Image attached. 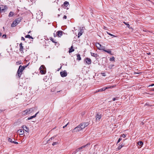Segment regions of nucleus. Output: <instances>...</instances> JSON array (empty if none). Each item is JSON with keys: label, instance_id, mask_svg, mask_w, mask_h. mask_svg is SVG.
Instances as JSON below:
<instances>
[{"label": "nucleus", "instance_id": "1", "mask_svg": "<svg viewBox=\"0 0 154 154\" xmlns=\"http://www.w3.org/2000/svg\"><path fill=\"white\" fill-rule=\"evenodd\" d=\"M26 67V66H22L21 65L20 66L17 71L16 76H18V78H20L22 74L23 70Z\"/></svg>", "mask_w": 154, "mask_h": 154}, {"label": "nucleus", "instance_id": "2", "mask_svg": "<svg viewBox=\"0 0 154 154\" xmlns=\"http://www.w3.org/2000/svg\"><path fill=\"white\" fill-rule=\"evenodd\" d=\"M32 108L27 109L23 112V115L28 114H30L33 111Z\"/></svg>", "mask_w": 154, "mask_h": 154}, {"label": "nucleus", "instance_id": "3", "mask_svg": "<svg viewBox=\"0 0 154 154\" xmlns=\"http://www.w3.org/2000/svg\"><path fill=\"white\" fill-rule=\"evenodd\" d=\"M46 69L45 67L43 65H42L40 67L39 70L40 73L42 74H44L46 72Z\"/></svg>", "mask_w": 154, "mask_h": 154}, {"label": "nucleus", "instance_id": "4", "mask_svg": "<svg viewBox=\"0 0 154 154\" xmlns=\"http://www.w3.org/2000/svg\"><path fill=\"white\" fill-rule=\"evenodd\" d=\"M7 7L2 5H0V11L1 13L5 12L7 10Z\"/></svg>", "mask_w": 154, "mask_h": 154}, {"label": "nucleus", "instance_id": "5", "mask_svg": "<svg viewBox=\"0 0 154 154\" xmlns=\"http://www.w3.org/2000/svg\"><path fill=\"white\" fill-rule=\"evenodd\" d=\"M81 130H82V129L81 128V126L79 125L76 127L72 131V132H75L79 131Z\"/></svg>", "mask_w": 154, "mask_h": 154}, {"label": "nucleus", "instance_id": "6", "mask_svg": "<svg viewBox=\"0 0 154 154\" xmlns=\"http://www.w3.org/2000/svg\"><path fill=\"white\" fill-rule=\"evenodd\" d=\"M20 22V21L18 20V19L14 21L11 24L12 27H14L16 26Z\"/></svg>", "mask_w": 154, "mask_h": 154}, {"label": "nucleus", "instance_id": "7", "mask_svg": "<svg viewBox=\"0 0 154 154\" xmlns=\"http://www.w3.org/2000/svg\"><path fill=\"white\" fill-rule=\"evenodd\" d=\"M102 117V115L100 113H97L96 116V121L99 122L100 121Z\"/></svg>", "mask_w": 154, "mask_h": 154}, {"label": "nucleus", "instance_id": "8", "mask_svg": "<svg viewBox=\"0 0 154 154\" xmlns=\"http://www.w3.org/2000/svg\"><path fill=\"white\" fill-rule=\"evenodd\" d=\"M89 124L88 122L83 123L81 124L80 125L81 126V128H82V130L85 127H87L88 125Z\"/></svg>", "mask_w": 154, "mask_h": 154}, {"label": "nucleus", "instance_id": "9", "mask_svg": "<svg viewBox=\"0 0 154 154\" xmlns=\"http://www.w3.org/2000/svg\"><path fill=\"white\" fill-rule=\"evenodd\" d=\"M85 29V28L83 27H82V28L81 29L79 32L78 34V38H79V37L82 35L84 32V30Z\"/></svg>", "mask_w": 154, "mask_h": 154}, {"label": "nucleus", "instance_id": "10", "mask_svg": "<svg viewBox=\"0 0 154 154\" xmlns=\"http://www.w3.org/2000/svg\"><path fill=\"white\" fill-rule=\"evenodd\" d=\"M60 74L61 76L63 77L67 76V73L65 71H64L60 72Z\"/></svg>", "mask_w": 154, "mask_h": 154}, {"label": "nucleus", "instance_id": "11", "mask_svg": "<svg viewBox=\"0 0 154 154\" xmlns=\"http://www.w3.org/2000/svg\"><path fill=\"white\" fill-rule=\"evenodd\" d=\"M19 50L22 53H23L24 48L23 46H22V43H20V44Z\"/></svg>", "mask_w": 154, "mask_h": 154}, {"label": "nucleus", "instance_id": "12", "mask_svg": "<svg viewBox=\"0 0 154 154\" xmlns=\"http://www.w3.org/2000/svg\"><path fill=\"white\" fill-rule=\"evenodd\" d=\"M85 61L86 62V63L88 65L91 64V60L88 58H86L85 59Z\"/></svg>", "mask_w": 154, "mask_h": 154}, {"label": "nucleus", "instance_id": "13", "mask_svg": "<svg viewBox=\"0 0 154 154\" xmlns=\"http://www.w3.org/2000/svg\"><path fill=\"white\" fill-rule=\"evenodd\" d=\"M63 32L61 31H59L56 32V34L59 37H60L62 35Z\"/></svg>", "mask_w": 154, "mask_h": 154}, {"label": "nucleus", "instance_id": "14", "mask_svg": "<svg viewBox=\"0 0 154 154\" xmlns=\"http://www.w3.org/2000/svg\"><path fill=\"white\" fill-rule=\"evenodd\" d=\"M90 144H88V143H87V144H86V145H84V146H81V147L79 148H78V149H76L77 150V151H78V152L79 151V150H80L82 149L83 148L85 147V146H88V145H89Z\"/></svg>", "mask_w": 154, "mask_h": 154}, {"label": "nucleus", "instance_id": "15", "mask_svg": "<svg viewBox=\"0 0 154 154\" xmlns=\"http://www.w3.org/2000/svg\"><path fill=\"white\" fill-rule=\"evenodd\" d=\"M17 132L20 135H23L24 133V131L23 130L21 129L19 130Z\"/></svg>", "mask_w": 154, "mask_h": 154}, {"label": "nucleus", "instance_id": "16", "mask_svg": "<svg viewBox=\"0 0 154 154\" xmlns=\"http://www.w3.org/2000/svg\"><path fill=\"white\" fill-rule=\"evenodd\" d=\"M38 113V112H37L33 116H32L30 117H28L27 119L28 120H30L32 119L33 118H35L36 117V115Z\"/></svg>", "mask_w": 154, "mask_h": 154}, {"label": "nucleus", "instance_id": "17", "mask_svg": "<svg viewBox=\"0 0 154 154\" xmlns=\"http://www.w3.org/2000/svg\"><path fill=\"white\" fill-rule=\"evenodd\" d=\"M23 130H25L27 132H29V128L26 127V126L23 125L22 126Z\"/></svg>", "mask_w": 154, "mask_h": 154}, {"label": "nucleus", "instance_id": "18", "mask_svg": "<svg viewBox=\"0 0 154 154\" xmlns=\"http://www.w3.org/2000/svg\"><path fill=\"white\" fill-rule=\"evenodd\" d=\"M109 88L108 87H106V88H101V89L98 90L97 91H96V92H101L102 91H104L106 89H108Z\"/></svg>", "mask_w": 154, "mask_h": 154}, {"label": "nucleus", "instance_id": "19", "mask_svg": "<svg viewBox=\"0 0 154 154\" xmlns=\"http://www.w3.org/2000/svg\"><path fill=\"white\" fill-rule=\"evenodd\" d=\"M74 51V49L73 48V46H71L70 48V49L69 51V53H71L73 51Z\"/></svg>", "mask_w": 154, "mask_h": 154}, {"label": "nucleus", "instance_id": "20", "mask_svg": "<svg viewBox=\"0 0 154 154\" xmlns=\"http://www.w3.org/2000/svg\"><path fill=\"white\" fill-rule=\"evenodd\" d=\"M124 146V145L122 144L121 145L118 146V147L116 149V150H120Z\"/></svg>", "mask_w": 154, "mask_h": 154}, {"label": "nucleus", "instance_id": "21", "mask_svg": "<svg viewBox=\"0 0 154 154\" xmlns=\"http://www.w3.org/2000/svg\"><path fill=\"white\" fill-rule=\"evenodd\" d=\"M14 14V13L12 11H11L9 14L8 16L9 17H12L13 16Z\"/></svg>", "mask_w": 154, "mask_h": 154}, {"label": "nucleus", "instance_id": "22", "mask_svg": "<svg viewBox=\"0 0 154 154\" xmlns=\"http://www.w3.org/2000/svg\"><path fill=\"white\" fill-rule=\"evenodd\" d=\"M26 38H31V39H33L32 37L31 36L29 35H27L25 36Z\"/></svg>", "mask_w": 154, "mask_h": 154}, {"label": "nucleus", "instance_id": "23", "mask_svg": "<svg viewBox=\"0 0 154 154\" xmlns=\"http://www.w3.org/2000/svg\"><path fill=\"white\" fill-rule=\"evenodd\" d=\"M138 145L140 146H142L143 144V143L142 141H140L137 143Z\"/></svg>", "mask_w": 154, "mask_h": 154}, {"label": "nucleus", "instance_id": "24", "mask_svg": "<svg viewBox=\"0 0 154 154\" xmlns=\"http://www.w3.org/2000/svg\"><path fill=\"white\" fill-rule=\"evenodd\" d=\"M96 45L97 46V47L98 48V49L99 48H100V47L101 46V45L98 43H96Z\"/></svg>", "mask_w": 154, "mask_h": 154}, {"label": "nucleus", "instance_id": "25", "mask_svg": "<svg viewBox=\"0 0 154 154\" xmlns=\"http://www.w3.org/2000/svg\"><path fill=\"white\" fill-rule=\"evenodd\" d=\"M77 56L78 60H81V58L80 57V55L79 54H78L77 55Z\"/></svg>", "mask_w": 154, "mask_h": 154}, {"label": "nucleus", "instance_id": "26", "mask_svg": "<svg viewBox=\"0 0 154 154\" xmlns=\"http://www.w3.org/2000/svg\"><path fill=\"white\" fill-rule=\"evenodd\" d=\"M91 55L92 56L94 57H97V54L94 53H91Z\"/></svg>", "mask_w": 154, "mask_h": 154}, {"label": "nucleus", "instance_id": "27", "mask_svg": "<svg viewBox=\"0 0 154 154\" xmlns=\"http://www.w3.org/2000/svg\"><path fill=\"white\" fill-rule=\"evenodd\" d=\"M69 4V2H65L64 3V5L66 7Z\"/></svg>", "mask_w": 154, "mask_h": 154}, {"label": "nucleus", "instance_id": "28", "mask_svg": "<svg viewBox=\"0 0 154 154\" xmlns=\"http://www.w3.org/2000/svg\"><path fill=\"white\" fill-rule=\"evenodd\" d=\"M104 51H105V52H107V53H108L109 54H111V51H110L109 50H104Z\"/></svg>", "mask_w": 154, "mask_h": 154}, {"label": "nucleus", "instance_id": "29", "mask_svg": "<svg viewBox=\"0 0 154 154\" xmlns=\"http://www.w3.org/2000/svg\"><path fill=\"white\" fill-rule=\"evenodd\" d=\"M110 61H114L115 60V58L114 57H110L109 59Z\"/></svg>", "mask_w": 154, "mask_h": 154}, {"label": "nucleus", "instance_id": "30", "mask_svg": "<svg viewBox=\"0 0 154 154\" xmlns=\"http://www.w3.org/2000/svg\"><path fill=\"white\" fill-rule=\"evenodd\" d=\"M125 24H126V25H127V27H128V28H129V29H131V27H130V26L129 25V24H128V23H126L125 22H123Z\"/></svg>", "mask_w": 154, "mask_h": 154}, {"label": "nucleus", "instance_id": "31", "mask_svg": "<svg viewBox=\"0 0 154 154\" xmlns=\"http://www.w3.org/2000/svg\"><path fill=\"white\" fill-rule=\"evenodd\" d=\"M107 33L109 35H110L112 36L113 37H116V36L113 35V34H112L109 32H107Z\"/></svg>", "mask_w": 154, "mask_h": 154}, {"label": "nucleus", "instance_id": "32", "mask_svg": "<svg viewBox=\"0 0 154 154\" xmlns=\"http://www.w3.org/2000/svg\"><path fill=\"white\" fill-rule=\"evenodd\" d=\"M103 48V47L101 45V46L98 49L100 50H103L104 51L105 49Z\"/></svg>", "mask_w": 154, "mask_h": 154}, {"label": "nucleus", "instance_id": "33", "mask_svg": "<svg viewBox=\"0 0 154 154\" xmlns=\"http://www.w3.org/2000/svg\"><path fill=\"white\" fill-rule=\"evenodd\" d=\"M126 137L125 134H123L121 135L120 137H122L123 138H125Z\"/></svg>", "mask_w": 154, "mask_h": 154}, {"label": "nucleus", "instance_id": "34", "mask_svg": "<svg viewBox=\"0 0 154 154\" xmlns=\"http://www.w3.org/2000/svg\"><path fill=\"white\" fill-rule=\"evenodd\" d=\"M50 39L53 43H56V42H55V41L54 40V39L53 38H51Z\"/></svg>", "mask_w": 154, "mask_h": 154}, {"label": "nucleus", "instance_id": "35", "mask_svg": "<svg viewBox=\"0 0 154 154\" xmlns=\"http://www.w3.org/2000/svg\"><path fill=\"white\" fill-rule=\"evenodd\" d=\"M77 152H78V151H77V149H76L73 152L72 154H75Z\"/></svg>", "mask_w": 154, "mask_h": 154}, {"label": "nucleus", "instance_id": "36", "mask_svg": "<svg viewBox=\"0 0 154 154\" xmlns=\"http://www.w3.org/2000/svg\"><path fill=\"white\" fill-rule=\"evenodd\" d=\"M55 137H56V136H54L52 137L51 138H50V140H53Z\"/></svg>", "mask_w": 154, "mask_h": 154}, {"label": "nucleus", "instance_id": "37", "mask_svg": "<svg viewBox=\"0 0 154 154\" xmlns=\"http://www.w3.org/2000/svg\"><path fill=\"white\" fill-rule=\"evenodd\" d=\"M57 143H58L57 142H54L53 143L52 145L53 146H54V145H57Z\"/></svg>", "mask_w": 154, "mask_h": 154}, {"label": "nucleus", "instance_id": "38", "mask_svg": "<svg viewBox=\"0 0 154 154\" xmlns=\"http://www.w3.org/2000/svg\"><path fill=\"white\" fill-rule=\"evenodd\" d=\"M8 141L9 142H11V143H12V140L11 138H8Z\"/></svg>", "mask_w": 154, "mask_h": 154}, {"label": "nucleus", "instance_id": "39", "mask_svg": "<svg viewBox=\"0 0 154 154\" xmlns=\"http://www.w3.org/2000/svg\"><path fill=\"white\" fill-rule=\"evenodd\" d=\"M12 143H14L15 144H18V143L17 142H16V141H12Z\"/></svg>", "mask_w": 154, "mask_h": 154}, {"label": "nucleus", "instance_id": "40", "mask_svg": "<svg viewBox=\"0 0 154 154\" xmlns=\"http://www.w3.org/2000/svg\"><path fill=\"white\" fill-rule=\"evenodd\" d=\"M122 140V138H120L118 140V141H117V143H119L120 141L121 140Z\"/></svg>", "mask_w": 154, "mask_h": 154}, {"label": "nucleus", "instance_id": "41", "mask_svg": "<svg viewBox=\"0 0 154 154\" xmlns=\"http://www.w3.org/2000/svg\"><path fill=\"white\" fill-rule=\"evenodd\" d=\"M66 18H67L66 16V15H64L63 17V19H66Z\"/></svg>", "mask_w": 154, "mask_h": 154}, {"label": "nucleus", "instance_id": "42", "mask_svg": "<svg viewBox=\"0 0 154 154\" xmlns=\"http://www.w3.org/2000/svg\"><path fill=\"white\" fill-rule=\"evenodd\" d=\"M69 124V122H68L66 125L65 126H63V128H65V127H66L67 125L68 124Z\"/></svg>", "mask_w": 154, "mask_h": 154}, {"label": "nucleus", "instance_id": "43", "mask_svg": "<svg viewBox=\"0 0 154 154\" xmlns=\"http://www.w3.org/2000/svg\"><path fill=\"white\" fill-rule=\"evenodd\" d=\"M115 87V86H111L109 87H108V88H113L114 87Z\"/></svg>", "mask_w": 154, "mask_h": 154}, {"label": "nucleus", "instance_id": "44", "mask_svg": "<svg viewBox=\"0 0 154 154\" xmlns=\"http://www.w3.org/2000/svg\"><path fill=\"white\" fill-rule=\"evenodd\" d=\"M21 40H23V41H25V38L23 37H21Z\"/></svg>", "mask_w": 154, "mask_h": 154}, {"label": "nucleus", "instance_id": "45", "mask_svg": "<svg viewBox=\"0 0 154 154\" xmlns=\"http://www.w3.org/2000/svg\"><path fill=\"white\" fill-rule=\"evenodd\" d=\"M154 85V84H152V85H149L148 87H150V86H153Z\"/></svg>", "mask_w": 154, "mask_h": 154}, {"label": "nucleus", "instance_id": "46", "mask_svg": "<svg viewBox=\"0 0 154 154\" xmlns=\"http://www.w3.org/2000/svg\"><path fill=\"white\" fill-rule=\"evenodd\" d=\"M6 35H2V37H4V38H5V37H6Z\"/></svg>", "mask_w": 154, "mask_h": 154}, {"label": "nucleus", "instance_id": "47", "mask_svg": "<svg viewBox=\"0 0 154 154\" xmlns=\"http://www.w3.org/2000/svg\"><path fill=\"white\" fill-rule=\"evenodd\" d=\"M116 98H114L112 99V100L113 101H115L116 100Z\"/></svg>", "mask_w": 154, "mask_h": 154}, {"label": "nucleus", "instance_id": "48", "mask_svg": "<svg viewBox=\"0 0 154 154\" xmlns=\"http://www.w3.org/2000/svg\"><path fill=\"white\" fill-rule=\"evenodd\" d=\"M147 54H148V55H150V52H149L148 53H147Z\"/></svg>", "mask_w": 154, "mask_h": 154}, {"label": "nucleus", "instance_id": "49", "mask_svg": "<svg viewBox=\"0 0 154 154\" xmlns=\"http://www.w3.org/2000/svg\"><path fill=\"white\" fill-rule=\"evenodd\" d=\"M151 91H154V89H152L151 90Z\"/></svg>", "mask_w": 154, "mask_h": 154}, {"label": "nucleus", "instance_id": "50", "mask_svg": "<svg viewBox=\"0 0 154 154\" xmlns=\"http://www.w3.org/2000/svg\"><path fill=\"white\" fill-rule=\"evenodd\" d=\"M50 140H50V139H49L48 140L47 143H48V141H50Z\"/></svg>", "mask_w": 154, "mask_h": 154}, {"label": "nucleus", "instance_id": "51", "mask_svg": "<svg viewBox=\"0 0 154 154\" xmlns=\"http://www.w3.org/2000/svg\"><path fill=\"white\" fill-rule=\"evenodd\" d=\"M1 35H2V34L1 33V32H0V37L1 36Z\"/></svg>", "mask_w": 154, "mask_h": 154}, {"label": "nucleus", "instance_id": "52", "mask_svg": "<svg viewBox=\"0 0 154 154\" xmlns=\"http://www.w3.org/2000/svg\"><path fill=\"white\" fill-rule=\"evenodd\" d=\"M31 32L30 31H29L28 32V34H29Z\"/></svg>", "mask_w": 154, "mask_h": 154}, {"label": "nucleus", "instance_id": "53", "mask_svg": "<svg viewBox=\"0 0 154 154\" xmlns=\"http://www.w3.org/2000/svg\"><path fill=\"white\" fill-rule=\"evenodd\" d=\"M2 112V111L0 109V112Z\"/></svg>", "mask_w": 154, "mask_h": 154}, {"label": "nucleus", "instance_id": "54", "mask_svg": "<svg viewBox=\"0 0 154 154\" xmlns=\"http://www.w3.org/2000/svg\"><path fill=\"white\" fill-rule=\"evenodd\" d=\"M58 17H59V16H60V14H58Z\"/></svg>", "mask_w": 154, "mask_h": 154}, {"label": "nucleus", "instance_id": "55", "mask_svg": "<svg viewBox=\"0 0 154 154\" xmlns=\"http://www.w3.org/2000/svg\"><path fill=\"white\" fill-rule=\"evenodd\" d=\"M54 37H55V34H54Z\"/></svg>", "mask_w": 154, "mask_h": 154}, {"label": "nucleus", "instance_id": "56", "mask_svg": "<svg viewBox=\"0 0 154 154\" xmlns=\"http://www.w3.org/2000/svg\"><path fill=\"white\" fill-rule=\"evenodd\" d=\"M60 91H57V92H59Z\"/></svg>", "mask_w": 154, "mask_h": 154}]
</instances>
